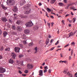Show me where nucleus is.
Masks as SVG:
<instances>
[{"label": "nucleus", "mask_w": 77, "mask_h": 77, "mask_svg": "<svg viewBox=\"0 0 77 77\" xmlns=\"http://www.w3.org/2000/svg\"><path fill=\"white\" fill-rule=\"evenodd\" d=\"M49 73H51V69L49 70Z\"/></svg>", "instance_id": "obj_58"}, {"label": "nucleus", "mask_w": 77, "mask_h": 77, "mask_svg": "<svg viewBox=\"0 0 77 77\" xmlns=\"http://www.w3.org/2000/svg\"><path fill=\"white\" fill-rule=\"evenodd\" d=\"M8 2H9V4L11 5L14 4V1H13V0H8Z\"/></svg>", "instance_id": "obj_9"}, {"label": "nucleus", "mask_w": 77, "mask_h": 77, "mask_svg": "<svg viewBox=\"0 0 77 77\" xmlns=\"http://www.w3.org/2000/svg\"><path fill=\"white\" fill-rule=\"evenodd\" d=\"M58 5L60 6H62L63 5V4L62 2H59L58 3Z\"/></svg>", "instance_id": "obj_20"}, {"label": "nucleus", "mask_w": 77, "mask_h": 77, "mask_svg": "<svg viewBox=\"0 0 77 77\" xmlns=\"http://www.w3.org/2000/svg\"><path fill=\"white\" fill-rule=\"evenodd\" d=\"M20 48L18 47H16L14 49L16 53H19Z\"/></svg>", "instance_id": "obj_5"}, {"label": "nucleus", "mask_w": 77, "mask_h": 77, "mask_svg": "<svg viewBox=\"0 0 77 77\" xmlns=\"http://www.w3.org/2000/svg\"><path fill=\"white\" fill-rule=\"evenodd\" d=\"M2 30L1 29H0V35L2 34Z\"/></svg>", "instance_id": "obj_53"}, {"label": "nucleus", "mask_w": 77, "mask_h": 77, "mask_svg": "<svg viewBox=\"0 0 77 77\" xmlns=\"http://www.w3.org/2000/svg\"><path fill=\"white\" fill-rule=\"evenodd\" d=\"M16 29L18 31H21L22 30V28L21 26H18L16 27Z\"/></svg>", "instance_id": "obj_6"}, {"label": "nucleus", "mask_w": 77, "mask_h": 77, "mask_svg": "<svg viewBox=\"0 0 77 77\" xmlns=\"http://www.w3.org/2000/svg\"><path fill=\"white\" fill-rule=\"evenodd\" d=\"M66 60H64L62 61V63H66Z\"/></svg>", "instance_id": "obj_37"}, {"label": "nucleus", "mask_w": 77, "mask_h": 77, "mask_svg": "<svg viewBox=\"0 0 77 77\" xmlns=\"http://www.w3.org/2000/svg\"><path fill=\"white\" fill-rule=\"evenodd\" d=\"M23 43L24 45H25V44H26L27 43L26 41H23Z\"/></svg>", "instance_id": "obj_31"}, {"label": "nucleus", "mask_w": 77, "mask_h": 77, "mask_svg": "<svg viewBox=\"0 0 77 77\" xmlns=\"http://www.w3.org/2000/svg\"><path fill=\"white\" fill-rule=\"evenodd\" d=\"M9 21L11 23H12V21L10 20H9Z\"/></svg>", "instance_id": "obj_47"}, {"label": "nucleus", "mask_w": 77, "mask_h": 77, "mask_svg": "<svg viewBox=\"0 0 77 77\" xmlns=\"http://www.w3.org/2000/svg\"><path fill=\"white\" fill-rule=\"evenodd\" d=\"M59 41H57L56 42V43H55V45H57L59 43Z\"/></svg>", "instance_id": "obj_38"}, {"label": "nucleus", "mask_w": 77, "mask_h": 77, "mask_svg": "<svg viewBox=\"0 0 77 77\" xmlns=\"http://www.w3.org/2000/svg\"><path fill=\"white\" fill-rule=\"evenodd\" d=\"M3 46H2L1 47V48L0 49V51H2V50H3Z\"/></svg>", "instance_id": "obj_30"}, {"label": "nucleus", "mask_w": 77, "mask_h": 77, "mask_svg": "<svg viewBox=\"0 0 77 77\" xmlns=\"http://www.w3.org/2000/svg\"><path fill=\"white\" fill-rule=\"evenodd\" d=\"M6 16H7L8 15V14L7 13H6L5 14Z\"/></svg>", "instance_id": "obj_49"}, {"label": "nucleus", "mask_w": 77, "mask_h": 77, "mask_svg": "<svg viewBox=\"0 0 77 77\" xmlns=\"http://www.w3.org/2000/svg\"><path fill=\"white\" fill-rule=\"evenodd\" d=\"M47 11L48 12H50L51 11V10L50 8H47Z\"/></svg>", "instance_id": "obj_28"}, {"label": "nucleus", "mask_w": 77, "mask_h": 77, "mask_svg": "<svg viewBox=\"0 0 77 77\" xmlns=\"http://www.w3.org/2000/svg\"><path fill=\"white\" fill-rule=\"evenodd\" d=\"M16 63H17V65H18L19 66H20L21 65H23V61H21V62L18 60H17V61H16Z\"/></svg>", "instance_id": "obj_2"}, {"label": "nucleus", "mask_w": 77, "mask_h": 77, "mask_svg": "<svg viewBox=\"0 0 77 77\" xmlns=\"http://www.w3.org/2000/svg\"><path fill=\"white\" fill-rule=\"evenodd\" d=\"M25 73H28V71L27 70H25Z\"/></svg>", "instance_id": "obj_46"}, {"label": "nucleus", "mask_w": 77, "mask_h": 77, "mask_svg": "<svg viewBox=\"0 0 77 77\" xmlns=\"http://www.w3.org/2000/svg\"><path fill=\"white\" fill-rule=\"evenodd\" d=\"M49 38H50L51 37V36L50 35H49V36H48Z\"/></svg>", "instance_id": "obj_59"}, {"label": "nucleus", "mask_w": 77, "mask_h": 77, "mask_svg": "<svg viewBox=\"0 0 77 77\" xmlns=\"http://www.w3.org/2000/svg\"><path fill=\"white\" fill-rule=\"evenodd\" d=\"M64 73L65 74H66V71H64Z\"/></svg>", "instance_id": "obj_64"}, {"label": "nucleus", "mask_w": 77, "mask_h": 77, "mask_svg": "<svg viewBox=\"0 0 77 77\" xmlns=\"http://www.w3.org/2000/svg\"><path fill=\"white\" fill-rule=\"evenodd\" d=\"M30 11H28L26 10V11H25L24 12V13L25 14H27L30 13Z\"/></svg>", "instance_id": "obj_14"}, {"label": "nucleus", "mask_w": 77, "mask_h": 77, "mask_svg": "<svg viewBox=\"0 0 77 77\" xmlns=\"http://www.w3.org/2000/svg\"><path fill=\"white\" fill-rule=\"evenodd\" d=\"M10 50V48H7L5 49V51H9Z\"/></svg>", "instance_id": "obj_23"}, {"label": "nucleus", "mask_w": 77, "mask_h": 77, "mask_svg": "<svg viewBox=\"0 0 77 77\" xmlns=\"http://www.w3.org/2000/svg\"><path fill=\"white\" fill-rule=\"evenodd\" d=\"M51 18H52V19H53V18H54V17L53 16H50Z\"/></svg>", "instance_id": "obj_51"}, {"label": "nucleus", "mask_w": 77, "mask_h": 77, "mask_svg": "<svg viewBox=\"0 0 77 77\" xmlns=\"http://www.w3.org/2000/svg\"><path fill=\"white\" fill-rule=\"evenodd\" d=\"M44 69L45 70H47V69H48V67L47 66H45L44 67Z\"/></svg>", "instance_id": "obj_33"}, {"label": "nucleus", "mask_w": 77, "mask_h": 77, "mask_svg": "<svg viewBox=\"0 0 77 77\" xmlns=\"http://www.w3.org/2000/svg\"><path fill=\"white\" fill-rule=\"evenodd\" d=\"M27 16H23V17L22 18H27Z\"/></svg>", "instance_id": "obj_32"}, {"label": "nucleus", "mask_w": 77, "mask_h": 77, "mask_svg": "<svg viewBox=\"0 0 77 77\" xmlns=\"http://www.w3.org/2000/svg\"><path fill=\"white\" fill-rule=\"evenodd\" d=\"M54 48V47H53L50 49V50L52 51L53 50Z\"/></svg>", "instance_id": "obj_39"}, {"label": "nucleus", "mask_w": 77, "mask_h": 77, "mask_svg": "<svg viewBox=\"0 0 77 77\" xmlns=\"http://www.w3.org/2000/svg\"><path fill=\"white\" fill-rule=\"evenodd\" d=\"M38 26H36L34 27V29L35 30H36L38 29Z\"/></svg>", "instance_id": "obj_19"}, {"label": "nucleus", "mask_w": 77, "mask_h": 77, "mask_svg": "<svg viewBox=\"0 0 77 77\" xmlns=\"http://www.w3.org/2000/svg\"><path fill=\"white\" fill-rule=\"evenodd\" d=\"M57 17H58V18H60V17H61V16L58 15V14H57Z\"/></svg>", "instance_id": "obj_40"}, {"label": "nucleus", "mask_w": 77, "mask_h": 77, "mask_svg": "<svg viewBox=\"0 0 77 77\" xmlns=\"http://www.w3.org/2000/svg\"><path fill=\"white\" fill-rule=\"evenodd\" d=\"M22 75L24 76H26V75L25 74H22Z\"/></svg>", "instance_id": "obj_56"}, {"label": "nucleus", "mask_w": 77, "mask_h": 77, "mask_svg": "<svg viewBox=\"0 0 77 77\" xmlns=\"http://www.w3.org/2000/svg\"><path fill=\"white\" fill-rule=\"evenodd\" d=\"M3 75L2 74H0V77H3Z\"/></svg>", "instance_id": "obj_55"}, {"label": "nucleus", "mask_w": 77, "mask_h": 77, "mask_svg": "<svg viewBox=\"0 0 77 77\" xmlns=\"http://www.w3.org/2000/svg\"><path fill=\"white\" fill-rule=\"evenodd\" d=\"M45 64V62H44L43 63V64H42V65H43V66H44Z\"/></svg>", "instance_id": "obj_57"}, {"label": "nucleus", "mask_w": 77, "mask_h": 77, "mask_svg": "<svg viewBox=\"0 0 77 77\" xmlns=\"http://www.w3.org/2000/svg\"><path fill=\"white\" fill-rule=\"evenodd\" d=\"M11 56L13 59H15L16 56V55L14 53H11Z\"/></svg>", "instance_id": "obj_7"}, {"label": "nucleus", "mask_w": 77, "mask_h": 77, "mask_svg": "<svg viewBox=\"0 0 77 77\" xmlns=\"http://www.w3.org/2000/svg\"><path fill=\"white\" fill-rule=\"evenodd\" d=\"M74 34L73 33V32H70L69 33V37H70L72 36H73L74 35Z\"/></svg>", "instance_id": "obj_15"}, {"label": "nucleus", "mask_w": 77, "mask_h": 77, "mask_svg": "<svg viewBox=\"0 0 77 77\" xmlns=\"http://www.w3.org/2000/svg\"><path fill=\"white\" fill-rule=\"evenodd\" d=\"M13 10L14 12H16L17 11L18 9L15 6Z\"/></svg>", "instance_id": "obj_12"}, {"label": "nucleus", "mask_w": 77, "mask_h": 77, "mask_svg": "<svg viewBox=\"0 0 77 77\" xmlns=\"http://www.w3.org/2000/svg\"><path fill=\"white\" fill-rule=\"evenodd\" d=\"M7 35V32L5 31L3 32V35L5 37L6 35Z\"/></svg>", "instance_id": "obj_17"}, {"label": "nucleus", "mask_w": 77, "mask_h": 77, "mask_svg": "<svg viewBox=\"0 0 77 77\" xmlns=\"http://www.w3.org/2000/svg\"><path fill=\"white\" fill-rule=\"evenodd\" d=\"M39 74L40 76H42L43 75V71L42 70H40L39 71Z\"/></svg>", "instance_id": "obj_10"}, {"label": "nucleus", "mask_w": 77, "mask_h": 77, "mask_svg": "<svg viewBox=\"0 0 77 77\" xmlns=\"http://www.w3.org/2000/svg\"><path fill=\"white\" fill-rule=\"evenodd\" d=\"M20 21L19 20L17 21V22H16V23L17 24L19 25L20 24Z\"/></svg>", "instance_id": "obj_27"}, {"label": "nucleus", "mask_w": 77, "mask_h": 77, "mask_svg": "<svg viewBox=\"0 0 77 77\" xmlns=\"http://www.w3.org/2000/svg\"><path fill=\"white\" fill-rule=\"evenodd\" d=\"M26 36V34H23V36L25 37V36Z\"/></svg>", "instance_id": "obj_48"}, {"label": "nucleus", "mask_w": 77, "mask_h": 77, "mask_svg": "<svg viewBox=\"0 0 77 77\" xmlns=\"http://www.w3.org/2000/svg\"><path fill=\"white\" fill-rule=\"evenodd\" d=\"M54 41V39H52L51 40H50V42L51 43H52Z\"/></svg>", "instance_id": "obj_35"}, {"label": "nucleus", "mask_w": 77, "mask_h": 77, "mask_svg": "<svg viewBox=\"0 0 77 77\" xmlns=\"http://www.w3.org/2000/svg\"><path fill=\"white\" fill-rule=\"evenodd\" d=\"M12 28L13 29L15 30L16 29V27L14 25H12Z\"/></svg>", "instance_id": "obj_22"}, {"label": "nucleus", "mask_w": 77, "mask_h": 77, "mask_svg": "<svg viewBox=\"0 0 77 77\" xmlns=\"http://www.w3.org/2000/svg\"><path fill=\"white\" fill-rule=\"evenodd\" d=\"M65 22V21L64 20H62V23H64Z\"/></svg>", "instance_id": "obj_52"}, {"label": "nucleus", "mask_w": 77, "mask_h": 77, "mask_svg": "<svg viewBox=\"0 0 77 77\" xmlns=\"http://www.w3.org/2000/svg\"><path fill=\"white\" fill-rule=\"evenodd\" d=\"M76 20V17L73 18V23H74Z\"/></svg>", "instance_id": "obj_24"}, {"label": "nucleus", "mask_w": 77, "mask_h": 77, "mask_svg": "<svg viewBox=\"0 0 77 77\" xmlns=\"http://www.w3.org/2000/svg\"><path fill=\"white\" fill-rule=\"evenodd\" d=\"M33 25V24L31 21H29L26 24V26L28 27H31Z\"/></svg>", "instance_id": "obj_1"}, {"label": "nucleus", "mask_w": 77, "mask_h": 77, "mask_svg": "<svg viewBox=\"0 0 77 77\" xmlns=\"http://www.w3.org/2000/svg\"><path fill=\"white\" fill-rule=\"evenodd\" d=\"M63 2H64V3H66L67 2V0H64Z\"/></svg>", "instance_id": "obj_41"}, {"label": "nucleus", "mask_w": 77, "mask_h": 77, "mask_svg": "<svg viewBox=\"0 0 77 77\" xmlns=\"http://www.w3.org/2000/svg\"><path fill=\"white\" fill-rule=\"evenodd\" d=\"M42 4L41 3H39V5L40 6H41V5H42Z\"/></svg>", "instance_id": "obj_63"}, {"label": "nucleus", "mask_w": 77, "mask_h": 77, "mask_svg": "<svg viewBox=\"0 0 77 77\" xmlns=\"http://www.w3.org/2000/svg\"><path fill=\"white\" fill-rule=\"evenodd\" d=\"M42 43V40L40 41L39 42V44H41V43Z\"/></svg>", "instance_id": "obj_62"}, {"label": "nucleus", "mask_w": 77, "mask_h": 77, "mask_svg": "<svg viewBox=\"0 0 77 77\" xmlns=\"http://www.w3.org/2000/svg\"><path fill=\"white\" fill-rule=\"evenodd\" d=\"M49 42H50V40L49 39H47V40L46 42V45H48Z\"/></svg>", "instance_id": "obj_18"}, {"label": "nucleus", "mask_w": 77, "mask_h": 77, "mask_svg": "<svg viewBox=\"0 0 77 77\" xmlns=\"http://www.w3.org/2000/svg\"><path fill=\"white\" fill-rule=\"evenodd\" d=\"M69 77H73V75L72 74L70 73V74H69Z\"/></svg>", "instance_id": "obj_34"}, {"label": "nucleus", "mask_w": 77, "mask_h": 77, "mask_svg": "<svg viewBox=\"0 0 77 77\" xmlns=\"http://www.w3.org/2000/svg\"><path fill=\"white\" fill-rule=\"evenodd\" d=\"M1 20L3 22H6L8 21V20L5 17H2L1 18Z\"/></svg>", "instance_id": "obj_3"}, {"label": "nucleus", "mask_w": 77, "mask_h": 77, "mask_svg": "<svg viewBox=\"0 0 77 77\" xmlns=\"http://www.w3.org/2000/svg\"><path fill=\"white\" fill-rule=\"evenodd\" d=\"M51 26L52 27L53 26V25L54 24V23H51Z\"/></svg>", "instance_id": "obj_42"}, {"label": "nucleus", "mask_w": 77, "mask_h": 77, "mask_svg": "<svg viewBox=\"0 0 77 77\" xmlns=\"http://www.w3.org/2000/svg\"><path fill=\"white\" fill-rule=\"evenodd\" d=\"M5 72V69L2 68H0V73H3Z\"/></svg>", "instance_id": "obj_8"}, {"label": "nucleus", "mask_w": 77, "mask_h": 77, "mask_svg": "<svg viewBox=\"0 0 77 77\" xmlns=\"http://www.w3.org/2000/svg\"><path fill=\"white\" fill-rule=\"evenodd\" d=\"M47 70H46V69H45L44 71V73H45V72H47Z\"/></svg>", "instance_id": "obj_44"}, {"label": "nucleus", "mask_w": 77, "mask_h": 77, "mask_svg": "<svg viewBox=\"0 0 77 77\" xmlns=\"http://www.w3.org/2000/svg\"><path fill=\"white\" fill-rule=\"evenodd\" d=\"M47 24L48 25V26H49V27H50V26L51 25L50 23H47Z\"/></svg>", "instance_id": "obj_36"}, {"label": "nucleus", "mask_w": 77, "mask_h": 77, "mask_svg": "<svg viewBox=\"0 0 77 77\" xmlns=\"http://www.w3.org/2000/svg\"><path fill=\"white\" fill-rule=\"evenodd\" d=\"M33 65H32L31 64H28L27 65V67L29 69H31L33 68Z\"/></svg>", "instance_id": "obj_4"}, {"label": "nucleus", "mask_w": 77, "mask_h": 77, "mask_svg": "<svg viewBox=\"0 0 77 77\" xmlns=\"http://www.w3.org/2000/svg\"><path fill=\"white\" fill-rule=\"evenodd\" d=\"M63 10H61L58 12V13L59 14H61L62 13V12H63Z\"/></svg>", "instance_id": "obj_26"}, {"label": "nucleus", "mask_w": 77, "mask_h": 77, "mask_svg": "<svg viewBox=\"0 0 77 77\" xmlns=\"http://www.w3.org/2000/svg\"><path fill=\"white\" fill-rule=\"evenodd\" d=\"M19 73L20 74H21L22 73V72L20 70H19Z\"/></svg>", "instance_id": "obj_54"}, {"label": "nucleus", "mask_w": 77, "mask_h": 77, "mask_svg": "<svg viewBox=\"0 0 77 77\" xmlns=\"http://www.w3.org/2000/svg\"><path fill=\"white\" fill-rule=\"evenodd\" d=\"M46 13V16H48V13L47 12H46V13Z\"/></svg>", "instance_id": "obj_60"}, {"label": "nucleus", "mask_w": 77, "mask_h": 77, "mask_svg": "<svg viewBox=\"0 0 77 77\" xmlns=\"http://www.w3.org/2000/svg\"><path fill=\"white\" fill-rule=\"evenodd\" d=\"M35 53H37V47H35Z\"/></svg>", "instance_id": "obj_29"}, {"label": "nucleus", "mask_w": 77, "mask_h": 77, "mask_svg": "<svg viewBox=\"0 0 77 77\" xmlns=\"http://www.w3.org/2000/svg\"><path fill=\"white\" fill-rule=\"evenodd\" d=\"M14 60L12 59H10L9 60V63L11 64H13L14 63Z\"/></svg>", "instance_id": "obj_13"}, {"label": "nucleus", "mask_w": 77, "mask_h": 77, "mask_svg": "<svg viewBox=\"0 0 77 77\" xmlns=\"http://www.w3.org/2000/svg\"><path fill=\"white\" fill-rule=\"evenodd\" d=\"M23 55L22 54H20L19 55V58H21L23 57Z\"/></svg>", "instance_id": "obj_25"}, {"label": "nucleus", "mask_w": 77, "mask_h": 77, "mask_svg": "<svg viewBox=\"0 0 77 77\" xmlns=\"http://www.w3.org/2000/svg\"><path fill=\"white\" fill-rule=\"evenodd\" d=\"M71 58H71V56H70L69 57V60H71Z\"/></svg>", "instance_id": "obj_50"}, {"label": "nucleus", "mask_w": 77, "mask_h": 77, "mask_svg": "<svg viewBox=\"0 0 77 77\" xmlns=\"http://www.w3.org/2000/svg\"><path fill=\"white\" fill-rule=\"evenodd\" d=\"M70 74V73L69 72H68L67 73V74L69 76Z\"/></svg>", "instance_id": "obj_61"}, {"label": "nucleus", "mask_w": 77, "mask_h": 77, "mask_svg": "<svg viewBox=\"0 0 77 77\" xmlns=\"http://www.w3.org/2000/svg\"><path fill=\"white\" fill-rule=\"evenodd\" d=\"M32 43H30L29 44V46H32Z\"/></svg>", "instance_id": "obj_43"}, {"label": "nucleus", "mask_w": 77, "mask_h": 77, "mask_svg": "<svg viewBox=\"0 0 77 77\" xmlns=\"http://www.w3.org/2000/svg\"><path fill=\"white\" fill-rule=\"evenodd\" d=\"M24 32L25 33H29L30 32V30L29 29H25L24 30Z\"/></svg>", "instance_id": "obj_11"}, {"label": "nucleus", "mask_w": 77, "mask_h": 77, "mask_svg": "<svg viewBox=\"0 0 77 77\" xmlns=\"http://www.w3.org/2000/svg\"><path fill=\"white\" fill-rule=\"evenodd\" d=\"M56 1V0H51V4H54Z\"/></svg>", "instance_id": "obj_21"}, {"label": "nucleus", "mask_w": 77, "mask_h": 77, "mask_svg": "<svg viewBox=\"0 0 77 77\" xmlns=\"http://www.w3.org/2000/svg\"><path fill=\"white\" fill-rule=\"evenodd\" d=\"M1 7H2L3 9H4L5 10H6L7 8L6 7H5L4 5H1Z\"/></svg>", "instance_id": "obj_16"}, {"label": "nucleus", "mask_w": 77, "mask_h": 77, "mask_svg": "<svg viewBox=\"0 0 77 77\" xmlns=\"http://www.w3.org/2000/svg\"><path fill=\"white\" fill-rule=\"evenodd\" d=\"M69 45V44H68L67 45H66L65 46H64V47H67Z\"/></svg>", "instance_id": "obj_45"}]
</instances>
